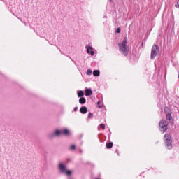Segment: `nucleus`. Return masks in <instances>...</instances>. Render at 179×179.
Masks as SVG:
<instances>
[{
	"mask_svg": "<svg viewBox=\"0 0 179 179\" xmlns=\"http://www.w3.org/2000/svg\"><path fill=\"white\" fill-rule=\"evenodd\" d=\"M61 135H64V136H69L71 133L68 129H56L53 132V136H61Z\"/></svg>",
	"mask_w": 179,
	"mask_h": 179,
	"instance_id": "nucleus-2",
	"label": "nucleus"
},
{
	"mask_svg": "<svg viewBox=\"0 0 179 179\" xmlns=\"http://www.w3.org/2000/svg\"><path fill=\"white\" fill-rule=\"evenodd\" d=\"M86 49H87V54H90V55H92V57L94 55V51L93 50V47L86 46Z\"/></svg>",
	"mask_w": 179,
	"mask_h": 179,
	"instance_id": "nucleus-7",
	"label": "nucleus"
},
{
	"mask_svg": "<svg viewBox=\"0 0 179 179\" xmlns=\"http://www.w3.org/2000/svg\"><path fill=\"white\" fill-rule=\"evenodd\" d=\"M79 103H80V104H85L86 103V98H85V97L80 98Z\"/></svg>",
	"mask_w": 179,
	"mask_h": 179,
	"instance_id": "nucleus-12",
	"label": "nucleus"
},
{
	"mask_svg": "<svg viewBox=\"0 0 179 179\" xmlns=\"http://www.w3.org/2000/svg\"><path fill=\"white\" fill-rule=\"evenodd\" d=\"M93 94V91L90 88H86L85 91V96H92Z\"/></svg>",
	"mask_w": 179,
	"mask_h": 179,
	"instance_id": "nucleus-9",
	"label": "nucleus"
},
{
	"mask_svg": "<svg viewBox=\"0 0 179 179\" xmlns=\"http://www.w3.org/2000/svg\"><path fill=\"white\" fill-rule=\"evenodd\" d=\"M115 33L117 34L121 33V28H120V27L117 28V29L115 30Z\"/></svg>",
	"mask_w": 179,
	"mask_h": 179,
	"instance_id": "nucleus-17",
	"label": "nucleus"
},
{
	"mask_svg": "<svg viewBox=\"0 0 179 179\" xmlns=\"http://www.w3.org/2000/svg\"><path fill=\"white\" fill-rule=\"evenodd\" d=\"M77 96L78 97H80V98L83 97V96H85V92H83V90H78Z\"/></svg>",
	"mask_w": 179,
	"mask_h": 179,
	"instance_id": "nucleus-11",
	"label": "nucleus"
},
{
	"mask_svg": "<svg viewBox=\"0 0 179 179\" xmlns=\"http://www.w3.org/2000/svg\"><path fill=\"white\" fill-rule=\"evenodd\" d=\"M175 8H179V1L175 4Z\"/></svg>",
	"mask_w": 179,
	"mask_h": 179,
	"instance_id": "nucleus-22",
	"label": "nucleus"
},
{
	"mask_svg": "<svg viewBox=\"0 0 179 179\" xmlns=\"http://www.w3.org/2000/svg\"><path fill=\"white\" fill-rule=\"evenodd\" d=\"M70 59H71V61H73V59H72V58H71V57H69Z\"/></svg>",
	"mask_w": 179,
	"mask_h": 179,
	"instance_id": "nucleus-27",
	"label": "nucleus"
},
{
	"mask_svg": "<svg viewBox=\"0 0 179 179\" xmlns=\"http://www.w3.org/2000/svg\"><path fill=\"white\" fill-rule=\"evenodd\" d=\"M75 149H76V145H72L70 147V150H75Z\"/></svg>",
	"mask_w": 179,
	"mask_h": 179,
	"instance_id": "nucleus-18",
	"label": "nucleus"
},
{
	"mask_svg": "<svg viewBox=\"0 0 179 179\" xmlns=\"http://www.w3.org/2000/svg\"><path fill=\"white\" fill-rule=\"evenodd\" d=\"M92 69H89L87 71V75L90 76V75H92Z\"/></svg>",
	"mask_w": 179,
	"mask_h": 179,
	"instance_id": "nucleus-15",
	"label": "nucleus"
},
{
	"mask_svg": "<svg viewBox=\"0 0 179 179\" xmlns=\"http://www.w3.org/2000/svg\"><path fill=\"white\" fill-rule=\"evenodd\" d=\"M164 141L166 149L169 150L173 149V141H171V136H170V134H165Z\"/></svg>",
	"mask_w": 179,
	"mask_h": 179,
	"instance_id": "nucleus-3",
	"label": "nucleus"
},
{
	"mask_svg": "<svg viewBox=\"0 0 179 179\" xmlns=\"http://www.w3.org/2000/svg\"><path fill=\"white\" fill-rule=\"evenodd\" d=\"M80 113H81V114H86V113H87V108L86 106H82L80 108Z\"/></svg>",
	"mask_w": 179,
	"mask_h": 179,
	"instance_id": "nucleus-10",
	"label": "nucleus"
},
{
	"mask_svg": "<svg viewBox=\"0 0 179 179\" xmlns=\"http://www.w3.org/2000/svg\"><path fill=\"white\" fill-rule=\"evenodd\" d=\"M178 78H179V71H178Z\"/></svg>",
	"mask_w": 179,
	"mask_h": 179,
	"instance_id": "nucleus-28",
	"label": "nucleus"
},
{
	"mask_svg": "<svg viewBox=\"0 0 179 179\" xmlns=\"http://www.w3.org/2000/svg\"><path fill=\"white\" fill-rule=\"evenodd\" d=\"M115 153H117L118 156H120V152H118V150L116 149L115 151Z\"/></svg>",
	"mask_w": 179,
	"mask_h": 179,
	"instance_id": "nucleus-23",
	"label": "nucleus"
},
{
	"mask_svg": "<svg viewBox=\"0 0 179 179\" xmlns=\"http://www.w3.org/2000/svg\"><path fill=\"white\" fill-rule=\"evenodd\" d=\"M100 128H101V129H106V124H104V123H101L100 124Z\"/></svg>",
	"mask_w": 179,
	"mask_h": 179,
	"instance_id": "nucleus-16",
	"label": "nucleus"
},
{
	"mask_svg": "<svg viewBox=\"0 0 179 179\" xmlns=\"http://www.w3.org/2000/svg\"><path fill=\"white\" fill-rule=\"evenodd\" d=\"M79 152H80V153H82V150H80Z\"/></svg>",
	"mask_w": 179,
	"mask_h": 179,
	"instance_id": "nucleus-26",
	"label": "nucleus"
},
{
	"mask_svg": "<svg viewBox=\"0 0 179 179\" xmlns=\"http://www.w3.org/2000/svg\"><path fill=\"white\" fill-rule=\"evenodd\" d=\"M159 46L157 45H154L151 49V59H155L157 57V53L159 52Z\"/></svg>",
	"mask_w": 179,
	"mask_h": 179,
	"instance_id": "nucleus-5",
	"label": "nucleus"
},
{
	"mask_svg": "<svg viewBox=\"0 0 179 179\" xmlns=\"http://www.w3.org/2000/svg\"><path fill=\"white\" fill-rule=\"evenodd\" d=\"M164 111L166 120L169 121V122H171V121H173V116H171V112H170V110H169V108H165Z\"/></svg>",
	"mask_w": 179,
	"mask_h": 179,
	"instance_id": "nucleus-6",
	"label": "nucleus"
},
{
	"mask_svg": "<svg viewBox=\"0 0 179 179\" xmlns=\"http://www.w3.org/2000/svg\"><path fill=\"white\" fill-rule=\"evenodd\" d=\"M65 173L66 176H71V174H72V171H66Z\"/></svg>",
	"mask_w": 179,
	"mask_h": 179,
	"instance_id": "nucleus-19",
	"label": "nucleus"
},
{
	"mask_svg": "<svg viewBox=\"0 0 179 179\" xmlns=\"http://www.w3.org/2000/svg\"><path fill=\"white\" fill-rule=\"evenodd\" d=\"M103 17H104V19H107V16H106V15Z\"/></svg>",
	"mask_w": 179,
	"mask_h": 179,
	"instance_id": "nucleus-25",
	"label": "nucleus"
},
{
	"mask_svg": "<svg viewBox=\"0 0 179 179\" xmlns=\"http://www.w3.org/2000/svg\"><path fill=\"white\" fill-rule=\"evenodd\" d=\"M74 111H75V112L78 111V107H75V108H74Z\"/></svg>",
	"mask_w": 179,
	"mask_h": 179,
	"instance_id": "nucleus-24",
	"label": "nucleus"
},
{
	"mask_svg": "<svg viewBox=\"0 0 179 179\" xmlns=\"http://www.w3.org/2000/svg\"><path fill=\"white\" fill-rule=\"evenodd\" d=\"M113 142H109L106 143V148L107 149H111L113 148Z\"/></svg>",
	"mask_w": 179,
	"mask_h": 179,
	"instance_id": "nucleus-14",
	"label": "nucleus"
},
{
	"mask_svg": "<svg viewBox=\"0 0 179 179\" xmlns=\"http://www.w3.org/2000/svg\"><path fill=\"white\" fill-rule=\"evenodd\" d=\"M100 104H101V101H97V106H98L99 108H103V106Z\"/></svg>",
	"mask_w": 179,
	"mask_h": 179,
	"instance_id": "nucleus-20",
	"label": "nucleus"
},
{
	"mask_svg": "<svg viewBox=\"0 0 179 179\" xmlns=\"http://www.w3.org/2000/svg\"><path fill=\"white\" fill-rule=\"evenodd\" d=\"M127 43H128V38L125 37L121 43H118L119 51L122 55H124V57H127L129 52Z\"/></svg>",
	"mask_w": 179,
	"mask_h": 179,
	"instance_id": "nucleus-1",
	"label": "nucleus"
},
{
	"mask_svg": "<svg viewBox=\"0 0 179 179\" xmlns=\"http://www.w3.org/2000/svg\"><path fill=\"white\" fill-rule=\"evenodd\" d=\"M93 75L94 76H100V71L99 70H94Z\"/></svg>",
	"mask_w": 179,
	"mask_h": 179,
	"instance_id": "nucleus-13",
	"label": "nucleus"
},
{
	"mask_svg": "<svg viewBox=\"0 0 179 179\" xmlns=\"http://www.w3.org/2000/svg\"><path fill=\"white\" fill-rule=\"evenodd\" d=\"M88 118H93V113H89Z\"/></svg>",
	"mask_w": 179,
	"mask_h": 179,
	"instance_id": "nucleus-21",
	"label": "nucleus"
},
{
	"mask_svg": "<svg viewBox=\"0 0 179 179\" xmlns=\"http://www.w3.org/2000/svg\"><path fill=\"white\" fill-rule=\"evenodd\" d=\"M59 169L62 173H65L66 170V166L63 163L59 164Z\"/></svg>",
	"mask_w": 179,
	"mask_h": 179,
	"instance_id": "nucleus-8",
	"label": "nucleus"
},
{
	"mask_svg": "<svg viewBox=\"0 0 179 179\" xmlns=\"http://www.w3.org/2000/svg\"><path fill=\"white\" fill-rule=\"evenodd\" d=\"M159 131L162 134H164L167 131V122L165 120H162L159 123Z\"/></svg>",
	"mask_w": 179,
	"mask_h": 179,
	"instance_id": "nucleus-4",
	"label": "nucleus"
},
{
	"mask_svg": "<svg viewBox=\"0 0 179 179\" xmlns=\"http://www.w3.org/2000/svg\"><path fill=\"white\" fill-rule=\"evenodd\" d=\"M178 1H179V0H178Z\"/></svg>",
	"mask_w": 179,
	"mask_h": 179,
	"instance_id": "nucleus-29",
	"label": "nucleus"
}]
</instances>
